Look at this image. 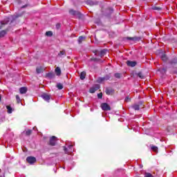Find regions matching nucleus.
<instances>
[{
    "label": "nucleus",
    "mask_w": 177,
    "mask_h": 177,
    "mask_svg": "<svg viewBox=\"0 0 177 177\" xmlns=\"http://www.w3.org/2000/svg\"><path fill=\"white\" fill-rule=\"evenodd\" d=\"M69 15L71 16H73V17H76V19H81L82 17H84V14H82L81 12L78 10H75L74 9H70L68 11Z\"/></svg>",
    "instance_id": "obj_1"
},
{
    "label": "nucleus",
    "mask_w": 177,
    "mask_h": 177,
    "mask_svg": "<svg viewBox=\"0 0 177 177\" xmlns=\"http://www.w3.org/2000/svg\"><path fill=\"white\" fill-rule=\"evenodd\" d=\"M24 15H26V11H22L21 12L15 13V15H11V23L16 21L19 17H23Z\"/></svg>",
    "instance_id": "obj_2"
},
{
    "label": "nucleus",
    "mask_w": 177,
    "mask_h": 177,
    "mask_svg": "<svg viewBox=\"0 0 177 177\" xmlns=\"http://www.w3.org/2000/svg\"><path fill=\"white\" fill-rule=\"evenodd\" d=\"M57 140H59V139H57V137L53 136L50 138L48 145H49V146H51L53 147L54 146H56V143H57Z\"/></svg>",
    "instance_id": "obj_3"
},
{
    "label": "nucleus",
    "mask_w": 177,
    "mask_h": 177,
    "mask_svg": "<svg viewBox=\"0 0 177 177\" xmlns=\"http://www.w3.org/2000/svg\"><path fill=\"white\" fill-rule=\"evenodd\" d=\"M113 12L114 9H113L111 7H109L105 10L104 16H105V17H111V15H113Z\"/></svg>",
    "instance_id": "obj_4"
},
{
    "label": "nucleus",
    "mask_w": 177,
    "mask_h": 177,
    "mask_svg": "<svg viewBox=\"0 0 177 177\" xmlns=\"http://www.w3.org/2000/svg\"><path fill=\"white\" fill-rule=\"evenodd\" d=\"M26 162H28V164H30V165H34V164L37 162V158L34 156H28L26 158Z\"/></svg>",
    "instance_id": "obj_5"
},
{
    "label": "nucleus",
    "mask_w": 177,
    "mask_h": 177,
    "mask_svg": "<svg viewBox=\"0 0 177 177\" xmlns=\"http://www.w3.org/2000/svg\"><path fill=\"white\" fill-rule=\"evenodd\" d=\"M125 39H127V41H133V42H138L139 41L142 40V37L135 36L133 37H127L123 38V41H125Z\"/></svg>",
    "instance_id": "obj_6"
},
{
    "label": "nucleus",
    "mask_w": 177,
    "mask_h": 177,
    "mask_svg": "<svg viewBox=\"0 0 177 177\" xmlns=\"http://www.w3.org/2000/svg\"><path fill=\"white\" fill-rule=\"evenodd\" d=\"M105 93L109 96H113L115 93V90L111 87H106Z\"/></svg>",
    "instance_id": "obj_7"
},
{
    "label": "nucleus",
    "mask_w": 177,
    "mask_h": 177,
    "mask_svg": "<svg viewBox=\"0 0 177 177\" xmlns=\"http://www.w3.org/2000/svg\"><path fill=\"white\" fill-rule=\"evenodd\" d=\"M100 107L103 111H110L111 110V106L107 102L102 103Z\"/></svg>",
    "instance_id": "obj_8"
},
{
    "label": "nucleus",
    "mask_w": 177,
    "mask_h": 177,
    "mask_svg": "<svg viewBox=\"0 0 177 177\" xmlns=\"http://www.w3.org/2000/svg\"><path fill=\"white\" fill-rule=\"evenodd\" d=\"M84 2L86 5H88V6H96L99 5V1L96 0H86Z\"/></svg>",
    "instance_id": "obj_9"
},
{
    "label": "nucleus",
    "mask_w": 177,
    "mask_h": 177,
    "mask_svg": "<svg viewBox=\"0 0 177 177\" xmlns=\"http://www.w3.org/2000/svg\"><path fill=\"white\" fill-rule=\"evenodd\" d=\"M100 89V84H95L93 86L89 88L88 92L90 93H95L96 91H99Z\"/></svg>",
    "instance_id": "obj_10"
},
{
    "label": "nucleus",
    "mask_w": 177,
    "mask_h": 177,
    "mask_svg": "<svg viewBox=\"0 0 177 177\" xmlns=\"http://www.w3.org/2000/svg\"><path fill=\"white\" fill-rule=\"evenodd\" d=\"M41 97H42V99L44 100H45V102H47L48 103H49V100H50V99H51L50 95H49L46 93H43L41 95Z\"/></svg>",
    "instance_id": "obj_11"
},
{
    "label": "nucleus",
    "mask_w": 177,
    "mask_h": 177,
    "mask_svg": "<svg viewBox=\"0 0 177 177\" xmlns=\"http://www.w3.org/2000/svg\"><path fill=\"white\" fill-rule=\"evenodd\" d=\"M0 21L1 22V24H3V26H6V24L12 21V15L5 18L3 21ZM12 24V23L11 22L10 24Z\"/></svg>",
    "instance_id": "obj_12"
},
{
    "label": "nucleus",
    "mask_w": 177,
    "mask_h": 177,
    "mask_svg": "<svg viewBox=\"0 0 177 177\" xmlns=\"http://www.w3.org/2000/svg\"><path fill=\"white\" fill-rule=\"evenodd\" d=\"M126 64L128 66V67H136V66L138 65V62L127 60L126 62Z\"/></svg>",
    "instance_id": "obj_13"
},
{
    "label": "nucleus",
    "mask_w": 177,
    "mask_h": 177,
    "mask_svg": "<svg viewBox=\"0 0 177 177\" xmlns=\"http://www.w3.org/2000/svg\"><path fill=\"white\" fill-rule=\"evenodd\" d=\"M169 64H170V66H176L177 57H173L170 60H169Z\"/></svg>",
    "instance_id": "obj_14"
},
{
    "label": "nucleus",
    "mask_w": 177,
    "mask_h": 177,
    "mask_svg": "<svg viewBox=\"0 0 177 177\" xmlns=\"http://www.w3.org/2000/svg\"><path fill=\"white\" fill-rule=\"evenodd\" d=\"M168 68L167 67H162V68H159L158 69V71L159 73H160V74L162 75H165V74H167V71Z\"/></svg>",
    "instance_id": "obj_15"
},
{
    "label": "nucleus",
    "mask_w": 177,
    "mask_h": 177,
    "mask_svg": "<svg viewBox=\"0 0 177 177\" xmlns=\"http://www.w3.org/2000/svg\"><path fill=\"white\" fill-rule=\"evenodd\" d=\"M46 78H48V80H53V78H55V73L53 72H49L46 73Z\"/></svg>",
    "instance_id": "obj_16"
},
{
    "label": "nucleus",
    "mask_w": 177,
    "mask_h": 177,
    "mask_svg": "<svg viewBox=\"0 0 177 177\" xmlns=\"http://www.w3.org/2000/svg\"><path fill=\"white\" fill-rule=\"evenodd\" d=\"M8 35V29L0 30V39L1 38H5Z\"/></svg>",
    "instance_id": "obj_17"
},
{
    "label": "nucleus",
    "mask_w": 177,
    "mask_h": 177,
    "mask_svg": "<svg viewBox=\"0 0 177 177\" xmlns=\"http://www.w3.org/2000/svg\"><path fill=\"white\" fill-rule=\"evenodd\" d=\"M160 59L162 62L166 63V62H168V56L165 53H162L160 55Z\"/></svg>",
    "instance_id": "obj_18"
},
{
    "label": "nucleus",
    "mask_w": 177,
    "mask_h": 177,
    "mask_svg": "<svg viewBox=\"0 0 177 177\" xmlns=\"http://www.w3.org/2000/svg\"><path fill=\"white\" fill-rule=\"evenodd\" d=\"M27 91H28V88L27 87H21L19 88V93H21V95H24L25 93H27Z\"/></svg>",
    "instance_id": "obj_19"
},
{
    "label": "nucleus",
    "mask_w": 177,
    "mask_h": 177,
    "mask_svg": "<svg viewBox=\"0 0 177 177\" xmlns=\"http://www.w3.org/2000/svg\"><path fill=\"white\" fill-rule=\"evenodd\" d=\"M149 147H151V151H153L154 153H158V147L157 146L150 145Z\"/></svg>",
    "instance_id": "obj_20"
},
{
    "label": "nucleus",
    "mask_w": 177,
    "mask_h": 177,
    "mask_svg": "<svg viewBox=\"0 0 177 177\" xmlns=\"http://www.w3.org/2000/svg\"><path fill=\"white\" fill-rule=\"evenodd\" d=\"M55 74L56 75H57L58 77H60L62 75V69H60V67L57 66L55 68Z\"/></svg>",
    "instance_id": "obj_21"
},
{
    "label": "nucleus",
    "mask_w": 177,
    "mask_h": 177,
    "mask_svg": "<svg viewBox=\"0 0 177 177\" xmlns=\"http://www.w3.org/2000/svg\"><path fill=\"white\" fill-rule=\"evenodd\" d=\"M106 53H107V49L104 48L100 50L99 53V56H100V57H103V56H104V55H106Z\"/></svg>",
    "instance_id": "obj_22"
},
{
    "label": "nucleus",
    "mask_w": 177,
    "mask_h": 177,
    "mask_svg": "<svg viewBox=\"0 0 177 177\" xmlns=\"http://www.w3.org/2000/svg\"><path fill=\"white\" fill-rule=\"evenodd\" d=\"M86 77V72L82 71L80 75V78L82 81H84Z\"/></svg>",
    "instance_id": "obj_23"
},
{
    "label": "nucleus",
    "mask_w": 177,
    "mask_h": 177,
    "mask_svg": "<svg viewBox=\"0 0 177 177\" xmlns=\"http://www.w3.org/2000/svg\"><path fill=\"white\" fill-rule=\"evenodd\" d=\"M6 107L7 109V113L8 114H12V113H13V108H12V106L7 105Z\"/></svg>",
    "instance_id": "obj_24"
},
{
    "label": "nucleus",
    "mask_w": 177,
    "mask_h": 177,
    "mask_svg": "<svg viewBox=\"0 0 177 177\" xmlns=\"http://www.w3.org/2000/svg\"><path fill=\"white\" fill-rule=\"evenodd\" d=\"M86 39V37L85 36H80L77 39L78 44H82V41L85 40Z\"/></svg>",
    "instance_id": "obj_25"
},
{
    "label": "nucleus",
    "mask_w": 177,
    "mask_h": 177,
    "mask_svg": "<svg viewBox=\"0 0 177 177\" xmlns=\"http://www.w3.org/2000/svg\"><path fill=\"white\" fill-rule=\"evenodd\" d=\"M36 73L37 74H41V73H44V68H42V66L37 67Z\"/></svg>",
    "instance_id": "obj_26"
},
{
    "label": "nucleus",
    "mask_w": 177,
    "mask_h": 177,
    "mask_svg": "<svg viewBox=\"0 0 177 177\" xmlns=\"http://www.w3.org/2000/svg\"><path fill=\"white\" fill-rule=\"evenodd\" d=\"M104 81H109L111 78V73L106 74L103 77Z\"/></svg>",
    "instance_id": "obj_27"
},
{
    "label": "nucleus",
    "mask_w": 177,
    "mask_h": 177,
    "mask_svg": "<svg viewBox=\"0 0 177 177\" xmlns=\"http://www.w3.org/2000/svg\"><path fill=\"white\" fill-rule=\"evenodd\" d=\"M136 75H137L141 80H145V75H143V73L142 72H138V73H136Z\"/></svg>",
    "instance_id": "obj_28"
},
{
    "label": "nucleus",
    "mask_w": 177,
    "mask_h": 177,
    "mask_svg": "<svg viewBox=\"0 0 177 177\" xmlns=\"http://www.w3.org/2000/svg\"><path fill=\"white\" fill-rule=\"evenodd\" d=\"M95 24H97V26H102V20H100V18L95 19Z\"/></svg>",
    "instance_id": "obj_29"
},
{
    "label": "nucleus",
    "mask_w": 177,
    "mask_h": 177,
    "mask_svg": "<svg viewBox=\"0 0 177 177\" xmlns=\"http://www.w3.org/2000/svg\"><path fill=\"white\" fill-rule=\"evenodd\" d=\"M132 109H133V110H136V111H139L140 110V106H139V104H135L132 106Z\"/></svg>",
    "instance_id": "obj_30"
},
{
    "label": "nucleus",
    "mask_w": 177,
    "mask_h": 177,
    "mask_svg": "<svg viewBox=\"0 0 177 177\" xmlns=\"http://www.w3.org/2000/svg\"><path fill=\"white\" fill-rule=\"evenodd\" d=\"M58 56H59L60 57H62V56H66V50H62L59 51V53H58Z\"/></svg>",
    "instance_id": "obj_31"
},
{
    "label": "nucleus",
    "mask_w": 177,
    "mask_h": 177,
    "mask_svg": "<svg viewBox=\"0 0 177 177\" xmlns=\"http://www.w3.org/2000/svg\"><path fill=\"white\" fill-rule=\"evenodd\" d=\"M56 86H57V89H59V91H62V89H63V88H64L63 84H62V83H57Z\"/></svg>",
    "instance_id": "obj_32"
},
{
    "label": "nucleus",
    "mask_w": 177,
    "mask_h": 177,
    "mask_svg": "<svg viewBox=\"0 0 177 177\" xmlns=\"http://www.w3.org/2000/svg\"><path fill=\"white\" fill-rule=\"evenodd\" d=\"M45 35H46V37H53V32L49 30V31L46 32Z\"/></svg>",
    "instance_id": "obj_33"
},
{
    "label": "nucleus",
    "mask_w": 177,
    "mask_h": 177,
    "mask_svg": "<svg viewBox=\"0 0 177 177\" xmlns=\"http://www.w3.org/2000/svg\"><path fill=\"white\" fill-rule=\"evenodd\" d=\"M151 9L152 10H158V11L162 10V8L161 7H157V6H153Z\"/></svg>",
    "instance_id": "obj_34"
},
{
    "label": "nucleus",
    "mask_w": 177,
    "mask_h": 177,
    "mask_svg": "<svg viewBox=\"0 0 177 177\" xmlns=\"http://www.w3.org/2000/svg\"><path fill=\"white\" fill-rule=\"evenodd\" d=\"M103 81H104V77H99L97 78V82L98 84H102V82H103Z\"/></svg>",
    "instance_id": "obj_35"
},
{
    "label": "nucleus",
    "mask_w": 177,
    "mask_h": 177,
    "mask_svg": "<svg viewBox=\"0 0 177 177\" xmlns=\"http://www.w3.org/2000/svg\"><path fill=\"white\" fill-rule=\"evenodd\" d=\"M31 133H32V130H28L26 131V136H31Z\"/></svg>",
    "instance_id": "obj_36"
},
{
    "label": "nucleus",
    "mask_w": 177,
    "mask_h": 177,
    "mask_svg": "<svg viewBox=\"0 0 177 177\" xmlns=\"http://www.w3.org/2000/svg\"><path fill=\"white\" fill-rule=\"evenodd\" d=\"M144 177H154L151 173L145 172L144 174Z\"/></svg>",
    "instance_id": "obj_37"
},
{
    "label": "nucleus",
    "mask_w": 177,
    "mask_h": 177,
    "mask_svg": "<svg viewBox=\"0 0 177 177\" xmlns=\"http://www.w3.org/2000/svg\"><path fill=\"white\" fill-rule=\"evenodd\" d=\"M16 99H17V103L18 104H20V103H21V99H20V96H19V95H16Z\"/></svg>",
    "instance_id": "obj_38"
},
{
    "label": "nucleus",
    "mask_w": 177,
    "mask_h": 177,
    "mask_svg": "<svg viewBox=\"0 0 177 177\" xmlns=\"http://www.w3.org/2000/svg\"><path fill=\"white\" fill-rule=\"evenodd\" d=\"M61 27H62V24L61 23L56 24V25H55L56 30H60Z\"/></svg>",
    "instance_id": "obj_39"
},
{
    "label": "nucleus",
    "mask_w": 177,
    "mask_h": 177,
    "mask_svg": "<svg viewBox=\"0 0 177 177\" xmlns=\"http://www.w3.org/2000/svg\"><path fill=\"white\" fill-rule=\"evenodd\" d=\"M93 62H100V63H103V60H102V59H100V58H94Z\"/></svg>",
    "instance_id": "obj_40"
},
{
    "label": "nucleus",
    "mask_w": 177,
    "mask_h": 177,
    "mask_svg": "<svg viewBox=\"0 0 177 177\" xmlns=\"http://www.w3.org/2000/svg\"><path fill=\"white\" fill-rule=\"evenodd\" d=\"M114 77L115 78H118V80H120V78H121V73H115Z\"/></svg>",
    "instance_id": "obj_41"
},
{
    "label": "nucleus",
    "mask_w": 177,
    "mask_h": 177,
    "mask_svg": "<svg viewBox=\"0 0 177 177\" xmlns=\"http://www.w3.org/2000/svg\"><path fill=\"white\" fill-rule=\"evenodd\" d=\"M73 3V5H75V6H77V4L80 3V1L78 0H71Z\"/></svg>",
    "instance_id": "obj_42"
},
{
    "label": "nucleus",
    "mask_w": 177,
    "mask_h": 177,
    "mask_svg": "<svg viewBox=\"0 0 177 177\" xmlns=\"http://www.w3.org/2000/svg\"><path fill=\"white\" fill-rule=\"evenodd\" d=\"M64 151L65 154H70V152H68V149L66 147H64Z\"/></svg>",
    "instance_id": "obj_43"
},
{
    "label": "nucleus",
    "mask_w": 177,
    "mask_h": 177,
    "mask_svg": "<svg viewBox=\"0 0 177 177\" xmlns=\"http://www.w3.org/2000/svg\"><path fill=\"white\" fill-rule=\"evenodd\" d=\"M28 6H30V4H25L20 8V10H21V9H26V8H28Z\"/></svg>",
    "instance_id": "obj_44"
},
{
    "label": "nucleus",
    "mask_w": 177,
    "mask_h": 177,
    "mask_svg": "<svg viewBox=\"0 0 177 177\" xmlns=\"http://www.w3.org/2000/svg\"><path fill=\"white\" fill-rule=\"evenodd\" d=\"M98 99H103V93H99L97 94Z\"/></svg>",
    "instance_id": "obj_45"
},
{
    "label": "nucleus",
    "mask_w": 177,
    "mask_h": 177,
    "mask_svg": "<svg viewBox=\"0 0 177 177\" xmlns=\"http://www.w3.org/2000/svg\"><path fill=\"white\" fill-rule=\"evenodd\" d=\"M124 102H126V103H128V102H131V98H129V96H127L124 98Z\"/></svg>",
    "instance_id": "obj_46"
},
{
    "label": "nucleus",
    "mask_w": 177,
    "mask_h": 177,
    "mask_svg": "<svg viewBox=\"0 0 177 177\" xmlns=\"http://www.w3.org/2000/svg\"><path fill=\"white\" fill-rule=\"evenodd\" d=\"M15 1L18 5H21V3H23V1L21 0H15Z\"/></svg>",
    "instance_id": "obj_47"
},
{
    "label": "nucleus",
    "mask_w": 177,
    "mask_h": 177,
    "mask_svg": "<svg viewBox=\"0 0 177 177\" xmlns=\"http://www.w3.org/2000/svg\"><path fill=\"white\" fill-rule=\"evenodd\" d=\"M138 104H139V106L140 107V106L143 104V101H139Z\"/></svg>",
    "instance_id": "obj_48"
},
{
    "label": "nucleus",
    "mask_w": 177,
    "mask_h": 177,
    "mask_svg": "<svg viewBox=\"0 0 177 177\" xmlns=\"http://www.w3.org/2000/svg\"><path fill=\"white\" fill-rule=\"evenodd\" d=\"M2 28H3V25L2 23L0 21V30H2Z\"/></svg>",
    "instance_id": "obj_49"
},
{
    "label": "nucleus",
    "mask_w": 177,
    "mask_h": 177,
    "mask_svg": "<svg viewBox=\"0 0 177 177\" xmlns=\"http://www.w3.org/2000/svg\"><path fill=\"white\" fill-rule=\"evenodd\" d=\"M68 148L69 149H73V145H69L68 146Z\"/></svg>",
    "instance_id": "obj_50"
},
{
    "label": "nucleus",
    "mask_w": 177,
    "mask_h": 177,
    "mask_svg": "<svg viewBox=\"0 0 177 177\" xmlns=\"http://www.w3.org/2000/svg\"><path fill=\"white\" fill-rule=\"evenodd\" d=\"M173 74H176V75H177V70H174L173 71Z\"/></svg>",
    "instance_id": "obj_51"
},
{
    "label": "nucleus",
    "mask_w": 177,
    "mask_h": 177,
    "mask_svg": "<svg viewBox=\"0 0 177 177\" xmlns=\"http://www.w3.org/2000/svg\"><path fill=\"white\" fill-rule=\"evenodd\" d=\"M43 139H44V140H46V139H48V137L44 136V137H43Z\"/></svg>",
    "instance_id": "obj_52"
},
{
    "label": "nucleus",
    "mask_w": 177,
    "mask_h": 177,
    "mask_svg": "<svg viewBox=\"0 0 177 177\" xmlns=\"http://www.w3.org/2000/svg\"><path fill=\"white\" fill-rule=\"evenodd\" d=\"M2 100V95L0 94V102Z\"/></svg>",
    "instance_id": "obj_53"
},
{
    "label": "nucleus",
    "mask_w": 177,
    "mask_h": 177,
    "mask_svg": "<svg viewBox=\"0 0 177 177\" xmlns=\"http://www.w3.org/2000/svg\"><path fill=\"white\" fill-rule=\"evenodd\" d=\"M63 169H66V167H63Z\"/></svg>",
    "instance_id": "obj_54"
},
{
    "label": "nucleus",
    "mask_w": 177,
    "mask_h": 177,
    "mask_svg": "<svg viewBox=\"0 0 177 177\" xmlns=\"http://www.w3.org/2000/svg\"><path fill=\"white\" fill-rule=\"evenodd\" d=\"M35 128H36V129H37V127H33V129H35Z\"/></svg>",
    "instance_id": "obj_55"
},
{
    "label": "nucleus",
    "mask_w": 177,
    "mask_h": 177,
    "mask_svg": "<svg viewBox=\"0 0 177 177\" xmlns=\"http://www.w3.org/2000/svg\"><path fill=\"white\" fill-rule=\"evenodd\" d=\"M35 128H36V129H37V127H33V129H35Z\"/></svg>",
    "instance_id": "obj_56"
},
{
    "label": "nucleus",
    "mask_w": 177,
    "mask_h": 177,
    "mask_svg": "<svg viewBox=\"0 0 177 177\" xmlns=\"http://www.w3.org/2000/svg\"><path fill=\"white\" fill-rule=\"evenodd\" d=\"M97 52V50H95V53Z\"/></svg>",
    "instance_id": "obj_57"
}]
</instances>
